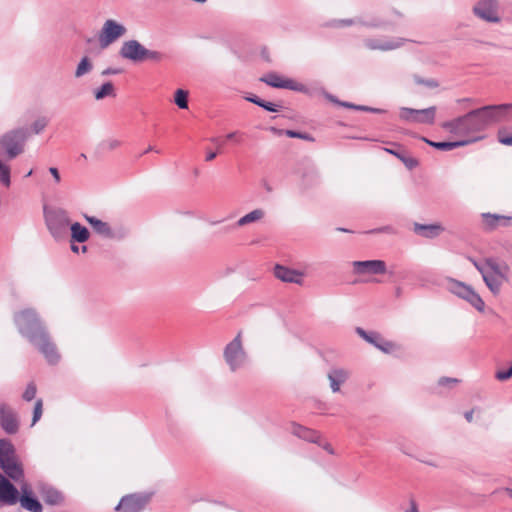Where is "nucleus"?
Here are the masks:
<instances>
[{"label": "nucleus", "mask_w": 512, "mask_h": 512, "mask_svg": "<svg viewBox=\"0 0 512 512\" xmlns=\"http://www.w3.org/2000/svg\"><path fill=\"white\" fill-rule=\"evenodd\" d=\"M409 504L410 507L407 510H405V512H419L418 505L413 498H410Z\"/></svg>", "instance_id": "58"}, {"label": "nucleus", "mask_w": 512, "mask_h": 512, "mask_svg": "<svg viewBox=\"0 0 512 512\" xmlns=\"http://www.w3.org/2000/svg\"><path fill=\"white\" fill-rule=\"evenodd\" d=\"M456 383H458V379H456V378L441 377L438 380V385L439 386H448L450 384H456Z\"/></svg>", "instance_id": "53"}, {"label": "nucleus", "mask_w": 512, "mask_h": 512, "mask_svg": "<svg viewBox=\"0 0 512 512\" xmlns=\"http://www.w3.org/2000/svg\"><path fill=\"white\" fill-rule=\"evenodd\" d=\"M473 13L479 19L489 23H498L501 20L499 16V3L497 0L477 1L473 7Z\"/></svg>", "instance_id": "11"}, {"label": "nucleus", "mask_w": 512, "mask_h": 512, "mask_svg": "<svg viewBox=\"0 0 512 512\" xmlns=\"http://www.w3.org/2000/svg\"><path fill=\"white\" fill-rule=\"evenodd\" d=\"M49 172L53 176L55 183L59 184L61 182V176L58 169L56 167H50Z\"/></svg>", "instance_id": "56"}, {"label": "nucleus", "mask_w": 512, "mask_h": 512, "mask_svg": "<svg viewBox=\"0 0 512 512\" xmlns=\"http://www.w3.org/2000/svg\"><path fill=\"white\" fill-rule=\"evenodd\" d=\"M414 81H415L416 84L424 85V86H426V87H428L430 89H434V88H437L439 86V83H438L437 80L432 79V78L424 79V78H422V77H420L418 75L414 76Z\"/></svg>", "instance_id": "43"}, {"label": "nucleus", "mask_w": 512, "mask_h": 512, "mask_svg": "<svg viewBox=\"0 0 512 512\" xmlns=\"http://www.w3.org/2000/svg\"><path fill=\"white\" fill-rule=\"evenodd\" d=\"M354 110L370 112V113H375V114H383L386 112V110H384V109L373 108V107L365 106V105H356V104H355Z\"/></svg>", "instance_id": "48"}, {"label": "nucleus", "mask_w": 512, "mask_h": 512, "mask_svg": "<svg viewBox=\"0 0 512 512\" xmlns=\"http://www.w3.org/2000/svg\"><path fill=\"white\" fill-rule=\"evenodd\" d=\"M352 268L356 275H382L387 270L383 260L353 261Z\"/></svg>", "instance_id": "13"}, {"label": "nucleus", "mask_w": 512, "mask_h": 512, "mask_svg": "<svg viewBox=\"0 0 512 512\" xmlns=\"http://www.w3.org/2000/svg\"><path fill=\"white\" fill-rule=\"evenodd\" d=\"M44 218L48 231L56 241L66 238L70 227V218L64 209L44 207Z\"/></svg>", "instance_id": "5"}, {"label": "nucleus", "mask_w": 512, "mask_h": 512, "mask_svg": "<svg viewBox=\"0 0 512 512\" xmlns=\"http://www.w3.org/2000/svg\"><path fill=\"white\" fill-rule=\"evenodd\" d=\"M119 54L122 58L134 63L144 61L160 62L164 58L163 53L147 49L139 41L134 39L123 42Z\"/></svg>", "instance_id": "4"}, {"label": "nucleus", "mask_w": 512, "mask_h": 512, "mask_svg": "<svg viewBox=\"0 0 512 512\" xmlns=\"http://www.w3.org/2000/svg\"><path fill=\"white\" fill-rule=\"evenodd\" d=\"M19 333L45 357L49 364H57L60 355L56 345L35 310L27 308L14 315Z\"/></svg>", "instance_id": "1"}, {"label": "nucleus", "mask_w": 512, "mask_h": 512, "mask_svg": "<svg viewBox=\"0 0 512 512\" xmlns=\"http://www.w3.org/2000/svg\"><path fill=\"white\" fill-rule=\"evenodd\" d=\"M481 217L485 228L488 230H494L498 227H507L511 225L512 221V217L500 214L482 213Z\"/></svg>", "instance_id": "23"}, {"label": "nucleus", "mask_w": 512, "mask_h": 512, "mask_svg": "<svg viewBox=\"0 0 512 512\" xmlns=\"http://www.w3.org/2000/svg\"><path fill=\"white\" fill-rule=\"evenodd\" d=\"M367 233H370V234H376V233L393 234V233H395V231L392 226L387 225V226H383L380 228L372 229V230L368 231Z\"/></svg>", "instance_id": "51"}, {"label": "nucleus", "mask_w": 512, "mask_h": 512, "mask_svg": "<svg viewBox=\"0 0 512 512\" xmlns=\"http://www.w3.org/2000/svg\"><path fill=\"white\" fill-rule=\"evenodd\" d=\"M416 123L433 124L436 116V107L431 106L425 109H418Z\"/></svg>", "instance_id": "33"}, {"label": "nucleus", "mask_w": 512, "mask_h": 512, "mask_svg": "<svg viewBox=\"0 0 512 512\" xmlns=\"http://www.w3.org/2000/svg\"><path fill=\"white\" fill-rule=\"evenodd\" d=\"M93 69L92 62L89 60L88 57H83L79 64L77 65L76 71H75V77L80 78L89 72H91Z\"/></svg>", "instance_id": "39"}, {"label": "nucleus", "mask_w": 512, "mask_h": 512, "mask_svg": "<svg viewBox=\"0 0 512 512\" xmlns=\"http://www.w3.org/2000/svg\"><path fill=\"white\" fill-rule=\"evenodd\" d=\"M1 469L13 481L20 482L24 479V470L22 464L17 460V457L9 459L5 463H0Z\"/></svg>", "instance_id": "21"}, {"label": "nucleus", "mask_w": 512, "mask_h": 512, "mask_svg": "<svg viewBox=\"0 0 512 512\" xmlns=\"http://www.w3.org/2000/svg\"><path fill=\"white\" fill-rule=\"evenodd\" d=\"M36 392H37L36 385L33 382H31L27 385V387L22 395V398L25 401H32L36 396Z\"/></svg>", "instance_id": "45"}, {"label": "nucleus", "mask_w": 512, "mask_h": 512, "mask_svg": "<svg viewBox=\"0 0 512 512\" xmlns=\"http://www.w3.org/2000/svg\"><path fill=\"white\" fill-rule=\"evenodd\" d=\"M274 275L277 279L287 283L301 284L303 279L301 272L282 265L275 266Z\"/></svg>", "instance_id": "22"}, {"label": "nucleus", "mask_w": 512, "mask_h": 512, "mask_svg": "<svg viewBox=\"0 0 512 512\" xmlns=\"http://www.w3.org/2000/svg\"><path fill=\"white\" fill-rule=\"evenodd\" d=\"M119 71L117 69L113 68H107L102 72V75H111V74H117Z\"/></svg>", "instance_id": "63"}, {"label": "nucleus", "mask_w": 512, "mask_h": 512, "mask_svg": "<svg viewBox=\"0 0 512 512\" xmlns=\"http://www.w3.org/2000/svg\"><path fill=\"white\" fill-rule=\"evenodd\" d=\"M270 130L279 135L285 134L286 136H288L290 138H299V139H303L306 141H314V138L308 133H302V132H298V131H294V130H280L275 127H271Z\"/></svg>", "instance_id": "38"}, {"label": "nucleus", "mask_w": 512, "mask_h": 512, "mask_svg": "<svg viewBox=\"0 0 512 512\" xmlns=\"http://www.w3.org/2000/svg\"><path fill=\"white\" fill-rule=\"evenodd\" d=\"M16 457L15 448L13 444L6 439L0 440V463H5L9 459Z\"/></svg>", "instance_id": "32"}, {"label": "nucleus", "mask_w": 512, "mask_h": 512, "mask_svg": "<svg viewBox=\"0 0 512 512\" xmlns=\"http://www.w3.org/2000/svg\"><path fill=\"white\" fill-rule=\"evenodd\" d=\"M39 493L43 501L48 505L56 506L64 503L62 492L50 485H42Z\"/></svg>", "instance_id": "24"}, {"label": "nucleus", "mask_w": 512, "mask_h": 512, "mask_svg": "<svg viewBox=\"0 0 512 512\" xmlns=\"http://www.w3.org/2000/svg\"><path fill=\"white\" fill-rule=\"evenodd\" d=\"M482 278H483V281L485 282L486 286L488 287V289L494 295H497L500 292L501 287L504 284V282L508 281V277H506V278H499L496 275L489 274L487 271L482 276Z\"/></svg>", "instance_id": "30"}, {"label": "nucleus", "mask_w": 512, "mask_h": 512, "mask_svg": "<svg viewBox=\"0 0 512 512\" xmlns=\"http://www.w3.org/2000/svg\"><path fill=\"white\" fill-rule=\"evenodd\" d=\"M483 110L480 108L471 110L462 116L444 122L442 128L451 134L465 137V139L477 138L478 141L482 137L476 136V134L486 130L482 116Z\"/></svg>", "instance_id": "2"}, {"label": "nucleus", "mask_w": 512, "mask_h": 512, "mask_svg": "<svg viewBox=\"0 0 512 512\" xmlns=\"http://www.w3.org/2000/svg\"><path fill=\"white\" fill-rule=\"evenodd\" d=\"M409 40L402 37L397 38H366L363 43L369 50L391 51L402 47Z\"/></svg>", "instance_id": "14"}, {"label": "nucleus", "mask_w": 512, "mask_h": 512, "mask_svg": "<svg viewBox=\"0 0 512 512\" xmlns=\"http://www.w3.org/2000/svg\"><path fill=\"white\" fill-rule=\"evenodd\" d=\"M21 495L18 502L22 508L30 512H42L43 506L40 501L32 494L27 484L21 486Z\"/></svg>", "instance_id": "18"}, {"label": "nucleus", "mask_w": 512, "mask_h": 512, "mask_svg": "<svg viewBox=\"0 0 512 512\" xmlns=\"http://www.w3.org/2000/svg\"><path fill=\"white\" fill-rule=\"evenodd\" d=\"M260 81L273 88L289 89L299 92L305 91V86L303 84L297 83L292 79H284L275 72L267 73L260 78Z\"/></svg>", "instance_id": "15"}, {"label": "nucleus", "mask_w": 512, "mask_h": 512, "mask_svg": "<svg viewBox=\"0 0 512 512\" xmlns=\"http://www.w3.org/2000/svg\"><path fill=\"white\" fill-rule=\"evenodd\" d=\"M404 14L396 9L392 10V18L389 20H382L379 18L372 19L370 21H365L362 18H355V19H341L337 20L336 26L343 27V26H351L354 24H360L367 28H384V29H391L395 30L397 27L400 26V21L404 19Z\"/></svg>", "instance_id": "6"}, {"label": "nucleus", "mask_w": 512, "mask_h": 512, "mask_svg": "<svg viewBox=\"0 0 512 512\" xmlns=\"http://www.w3.org/2000/svg\"><path fill=\"white\" fill-rule=\"evenodd\" d=\"M245 99L248 101V102H251L257 106H261L262 105V101L263 99H261L260 97L256 96V95H249V96H246Z\"/></svg>", "instance_id": "54"}, {"label": "nucleus", "mask_w": 512, "mask_h": 512, "mask_svg": "<svg viewBox=\"0 0 512 512\" xmlns=\"http://www.w3.org/2000/svg\"><path fill=\"white\" fill-rule=\"evenodd\" d=\"M264 215L265 213L262 209H255L241 217L237 222H235V226L242 227L250 223L259 221L264 217Z\"/></svg>", "instance_id": "34"}, {"label": "nucleus", "mask_w": 512, "mask_h": 512, "mask_svg": "<svg viewBox=\"0 0 512 512\" xmlns=\"http://www.w3.org/2000/svg\"><path fill=\"white\" fill-rule=\"evenodd\" d=\"M327 377L329 379L332 392L336 393L340 391L341 385L349 379L350 372L341 367H333L329 370Z\"/></svg>", "instance_id": "20"}, {"label": "nucleus", "mask_w": 512, "mask_h": 512, "mask_svg": "<svg viewBox=\"0 0 512 512\" xmlns=\"http://www.w3.org/2000/svg\"><path fill=\"white\" fill-rule=\"evenodd\" d=\"M236 228H238V226H235V223L231 224V225H226L220 229V233L228 234V233L234 231Z\"/></svg>", "instance_id": "59"}, {"label": "nucleus", "mask_w": 512, "mask_h": 512, "mask_svg": "<svg viewBox=\"0 0 512 512\" xmlns=\"http://www.w3.org/2000/svg\"><path fill=\"white\" fill-rule=\"evenodd\" d=\"M511 377H512V364L508 368L498 370L495 373V378L499 381H506V380L510 379Z\"/></svg>", "instance_id": "47"}, {"label": "nucleus", "mask_w": 512, "mask_h": 512, "mask_svg": "<svg viewBox=\"0 0 512 512\" xmlns=\"http://www.w3.org/2000/svg\"><path fill=\"white\" fill-rule=\"evenodd\" d=\"M447 289L454 295L467 301L479 312H482L484 310L485 303L483 299L471 286L465 284L464 282L458 281L453 278H448Z\"/></svg>", "instance_id": "7"}, {"label": "nucleus", "mask_w": 512, "mask_h": 512, "mask_svg": "<svg viewBox=\"0 0 512 512\" xmlns=\"http://www.w3.org/2000/svg\"><path fill=\"white\" fill-rule=\"evenodd\" d=\"M96 100H102L106 97H115V88L112 82L108 81L101 85L100 88L94 91Z\"/></svg>", "instance_id": "36"}, {"label": "nucleus", "mask_w": 512, "mask_h": 512, "mask_svg": "<svg viewBox=\"0 0 512 512\" xmlns=\"http://www.w3.org/2000/svg\"><path fill=\"white\" fill-rule=\"evenodd\" d=\"M356 333L365 341H367L368 343L372 344L373 346H375L376 348L385 353H390L394 348V344L390 341L385 340L378 332H367L363 328L357 327Z\"/></svg>", "instance_id": "17"}, {"label": "nucleus", "mask_w": 512, "mask_h": 512, "mask_svg": "<svg viewBox=\"0 0 512 512\" xmlns=\"http://www.w3.org/2000/svg\"><path fill=\"white\" fill-rule=\"evenodd\" d=\"M42 412H43V402H42V399H38L35 403L34 410H33L32 425H35L36 422L39 421V419L42 416Z\"/></svg>", "instance_id": "46"}, {"label": "nucleus", "mask_w": 512, "mask_h": 512, "mask_svg": "<svg viewBox=\"0 0 512 512\" xmlns=\"http://www.w3.org/2000/svg\"><path fill=\"white\" fill-rule=\"evenodd\" d=\"M174 102L180 109L188 108V92L183 89H178L174 95Z\"/></svg>", "instance_id": "41"}, {"label": "nucleus", "mask_w": 512, "mask_h": 512, "mask_svg": "<svg viewBox=\"0 0 512 512\" xmlns=\"http://www.w3.org/2000/svg\"><path fill=\"white\" fill-rule=\"evenodd\" d=\"M6 161L7 160L0 157V183L8 188L11 185V168Z\"/></svg>", "instance_id": "37"}, {"label": "nucleus", "mask_w": 512, "mask_h": 512, "mask_svg": "<svg viewBox=\"0 0 512 512\" xmlns=\"http://www.w3.org/2000/svg\"><path fill=\"white\" fill-rule=\"evenodd\" d=\"M327 98L334 102V103H337L345 108H349V109H354L355 107V104L351 103V102H342V101H339L337 100L333 95H330V94H327Z\"/></svg>", "instance_id": "52"}, {"label": "nucleus", "mask_w": 512, "mask_h": 512, "mask_svg": "<svg viewBox=\"0 0 512 512\" xmlns=\"http://www.w3.org/2000/svg\"><path fill=\"white\" fill-rule=\"evenodd\" d=\"M422 140L427 143L429 146L441 150V151H450L458 147L466 146L470 143H474L477 141V138H470V139H463L458 141H442V142H436L429 140L425 137L422 138Z\"/></svg>", "instance_id": "25"}, {"label": "nucleus", "mask_w": 512, "mask_h": 512, "mask_svg": "<svg viewBox=\"0 0 512 512\" xmlns=\"http://www.w3.org/2000/svg\"><path fill=\"white\" fill-rule=\"evenodd\" d=\"M30 131L26 127L9 130L0 136V154L7 161L13 160L25 151Z\"/></svg>", "instance_id": "3"}, {"label": "nucleus", "mask_w": 512, "mask_h": 512, "mask_svg": "<svg viewBox=\"0 0 512 512\" xmlns=\"http://www.w3.org/2000/svg\"><path fill=\"white\" fill-rule=\"evenodd\" d=\"M260 107L269 112H278L282 105L263 100Z\"/></svg>", "instance_id": "49"}, {"label": "nucleus", "mask_w": 512, "mask_h": 512, "mask_svg": "<svg viewBox=\"0 0 512 512\" xmlns=\"http://www.w3.org/2000/svg\"><path fill=\"white\" fill-rule=\"evenodd\" d=\"M0 425L7 434H16L19 430L16 412L5 403L0 405Z\"/></svg>", "instance_id": "16"}, {"label": "nucleus", "mask_w": 512, "mask_h": 512, "mask_svg": "<svg viewBox=\"0 0 512 512\" xmlns=\"http://www.w3.org/2000/svg\"><path fill=\"white\" fill-rule=\"evenodd\" d=\"M224 358L232 371L241 368L245 364L247 355L242 346L241 332L226 345Z\"/></svg>", "instance_id": "8"}, {"label": "nucleus", "mask_w": 512, "mask_h": 512, "mask_svg": "<svg viewBox=\"0 0 512 512\" xmlns=\"http://www.w3.org/2000/svg\"><path fill=\"white\" fill-rule=\"evenodd\" d=\"M150 501V495L147 494H130L123 496L115 507L116 512H141L144 510L148 502Z\"/></svg>", "instance_id": "12"}, {"label": "nucleus", "mask_w": 512, "mask_h": 512, "mask_svg": "<svg viewBox=\"0 0 512 512\" xmlns=\"http://www.w3.org/2000/svg\"><path fill=\"white\" fill-rule=\"evenodd\" d=\"M473 414H474V410H469V411H466L465 414H464V417L465 419L468 421V422H472L473 420Z\"/></svg>", "instance_id": "61"}, {"label": "nucleus", "mask_w": 512, "mask_h": 512, "mask_svg": "<svg viewBox=\"0 0 512 512\" xmlns=\"http://www.w3.org/2000/svg\"><path fill=\"white\" fill-rule=\"evenodd\" d=\"M444 228L440 224H420L415 222L413 225V231L424 238L433 239L436 238Z\"/></svg>", "instance_id": "26"}, {"label": "nucleus", "mask_w": 512, "mask_h": 512, "mask_svg": "<svg viewBox=\"0 0 512 512\" xmlns=\"http://www.w3.org/2000/svg\"><path fill=\"white\" fill-rule=\"evenodd\" d=\"M217 156V153L216 152H213V151H209L207 154H206V158L205 160L206 161H212L216 158Z\"/></svg>", "instance_id": "62"}, {"label": "nucleus", "mask_w": 512, "mask_h": 512, "mask_svg": "<svg viewBox=\"0 0 512 512\" xmlns=\"http://www.w3.org/2000/svg\"><path fill=\"white\" fill-rule=\"evenodd\" d=\"M120 144H121V142H120L119 140H117V139H110V140H108V141H106V142L104 143V145H105L109 150H113V149H115V148L119 147V146H120Z\"/></svg>", "instance_id": "55"}, {"label": "nucleus", "mask_w": 512, "mask_h": 512, "mask_svg": "<svg viewBox=\"0 0 512 512\" xmlns=\"http://www.w3.org/2000/svg\"><path fill=\"white\" fill-rule=\"evenodd\" d=\"M129 234V230L125 227H117V228H111L110 233L107 238L109 239H115V240H122Z\"/></svg>", "instance_id": "42"}, {"label": "nucleus", "mask_w": 512, "mask_h": 512, "mask_svg": "<svg viewBox=\"0 0 512 512\" xmlns=\"http://www.w3.org/2000/svg\"><path fill=\"white\" fill-rule=\"evenodd\" d=\"M239 135H241L240 132L234 131V132L228 133L226 135V139H228V140H236L237 142H240V140L237 139V136H239Z\"/></svg>", "instance_id": "60"}, {"label": "nucleus", "mask_w": 512, "mask_h": 512, "mask_svg": "<svg viewBox=\"0 0 512 512\" xmlns=\"http://www.w3.org/2000/svg\"><path fill=\"white\" fill-rule=\"evenodd\" d=\"M127 32L126 27L113 19L104 22L99 33V43L102 48L108 47L118 38L124 36Z\"/></svg>", "instance_id": "10"}, {"label": "nucleus", "mask_w": 512, "mask_h": 512, "mask_svg": "<svg viewBox=\"0 0 512 512\" xmlns=\"http://www.w3.org/2000/svg\"><path fill=\"white\" fill-rule=\"evenodd\" d=\"M85 219L92 226L93 230L97 234H99L105 238L108 237L111 227L107 222H104L94 216H89V215H85Z\"/></svg>", "instance_id": "31"}, {"label": "nucleus", "mask_w": 512, "mask_h": 512, "mask_svg": "<svg viewBox=\"0 0 512 512\" xmlns=\"http://www.w3.org/2000/svg\"><path fill=\"white\" fill-rule=\"evenodd\" d=\"M19 491L17 488L7 479L0 481V503L5 505H14L18 502Z\"/></svg>", "instance_id": "19"}, {"label": "nucleus", "mask_w": 512, "mask_h": 512, "mask_svg": "<svg viewBox=\"0 0 512 512\" xmlns=\"http://www.w3.org/2000/svg\"><path fill=\"white\" fill-rule=\"evenodd\" d=\"M292 433L295 436L312 443H317L320 439V434L317 431L297 424L293 425Z\"/></svg>", "instance_id": "28"}, {"label": "nucleus", "mask_w": 512, "mask_h": 512, "mask_svg": "<svg viewBox=\"0 0 512 512\" xmlns=\"http://www.w3.org/2000/svg\"><path fill=\"white\" fill-rule=\"evenodd\" d=\"M499 142L501 144L512 146V135L511 136H503L499 134Z\"/></svg>", "instance_id": "57"}, {"label": "nucleus", "mask_w": 512, "mask_h": 512, "mask_svg": "<svg viewBox=\"0 0 512 512\" xmlns=\"http://www.w3.org/2000/svg\"><path fill=\"white\" fill-rule=\"evenodd\" d=\"M48 124V120L45 117L38 118L31 126L34 134H40Z\"/></svg>", "instance_id": "44"}, {"label": "nucleus", "mask_w": 512, "mask_h": 512, "mask_svg": "<svg viewBox=\"0 0 512 512\" xmlns=\"http://www.w3.org/2000/svg\"><path fill=\"white\" fill-rule=\"evenodd\" d=\"M468 259L482 276L486 273V260L484 263H480L472 257H469Z\"/></svg>", "instance_id": "50"}, {"label": "nucleus", "mask_w": 512, "mask_h": 512, "mask_svg": "<svg viewBox=\"0 0 512 512\" xmlns=\"http://www.w3.org/2000/svg\"><path fill=\"white\" fill-rule=\"evenodd\" d=\"M386 152L396 156L408 169H413L418 166V161L414 157L406 155L404 152H400L394 149H385Z\"/></svg>", "instance_id": "35"}, {"label": "nucleus", "mask_w": 512, "mask_h": 512, "mask_svg": "<svg viewBox=\"0 0 512 512\" xmlns=\"http://www.w3.org/2000/svg\"><path fill=\"white\" fill-rule=\"evenodd\" d=\"M509 266L506 263H499L494 258L486 259V271L489 274L496 275L499 278L508 277Z\"/></svg>", "instance_id": "27"}, {"label": "nucleus", "mask_w": 512, "mask_h": 512, "mask_svg": "<svg viewBox=\"0 0 512 512\" xmlns=\"http://www.w3.org/2000/svg\"><path fill=\"white\" fill-rule=\"evenodd\" d=\"M71 242L84 243L90 237L89 230L79 222L70 224Z\"/></svg>", "instance_id": "29"}, {"label": "nucleus", "mask_w": 512, "mask_h": 512, "mask_svg": "<svg viewBox=\"0 0 512 512\" xmlns=\"http://www.w3.org/2000/svg\"><path fill=\"white\" fill-rule=\"evenodd\" d=\"M210 141H211L212 143L216 144L218 147H221V146H223V144H224V143H223V142H221V141H220V139H219V138H217V137H213V138H211V139H210Z\"/></svg>", "instance_id": "64"}, {"label": "nucleus", "mask_w": 512, "mask_h": 512, "mask_svg": "<svg viewBox=\"0 0 512 512\" xmlns=\"http://www.w3.org/2000/svg\"><path fill=\"white\" fill-rule=\"evenodd\" d=\"M480 109H484L482 116L486 129L500 122L512 121V104L486 105Z\"/></svg>", "instance_id": "9"}, {"label": "nucleus", "mask_w": 512, "mask_h": 512, "mask_svg": "<svg viewBox=\"0 0 512 512\" xmlns=\"http://www.w3.org/2000/svg\"><path fill=\"white\" fill-rule=\"evenodd\" d=\"M417 114H419L418 109L402 107L400 108L399 117L403 121L416 123Z\"/></svg>", "instance_id": "40"}]
</instances>
